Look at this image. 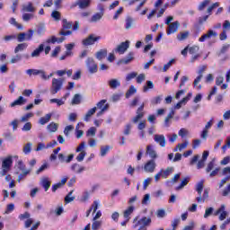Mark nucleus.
<instances>
[{"instance_id":"nucleus-1","label":"nucleus","mask_w":230,"mask_h":230,"mask_svg":"<svg viewBox=\"0 0 230 230\" xmlns=\"http://www.w3.org/2000/svg\"><path fill=\"white\" fill-rule=\"evenodd\" d=\"M152 224V218L143 217L139 219V217H136L133 219L132 229L146 230V227Z\"/></svg>"},{"instance_id":"nucleus-2","label":"nucleus","mask_w":230,"mask_h":230,"mask_svg":"<svg viewBox=\"0 0 230 230\" xmlns=\"http://www.w3.org/2000/svg\"><path fill=\"white\" fill-rule=\"evenodd\" d=\"M13 164V157L12 155L2 158V167L0 170V176L4 177V175H8V172L12 170Z\"/></svg>"},{"instance_id":"nucleus-3","label":"nucleus","mask_w":230,"mask_h":230,"mask_svg":"<svg viewBox=\"0 0 230 230\" xmlns=\"http://www.w3.org/2000/svg\"><path fill=\"white\" fill-rule=\"evenodd\" d=\"M85 64H86V67H87L89 73H91V75H94V73H98V65L94 61V58H87V59L85 60Z\"/></svg>"},{"instance_id":"nucleus-4","label":"nucleus","mask_w":230,"mask_h":230,"mask_svg":"<svg viewBox=\"0 0 230 230\" xmlns=\"http://www.w3.org/2000/svg\"><path fill=\"white\" fill-rule=\"evenodd\" d=\"M62 85H64V81L62 79H52V88L50 90L51 94H57L60 89H62Z\"/></svg>"},{"instance_id":"nucleus-5","label":"nucleus","mask_w":230,"mask_h":230,"mask_svg":"<svg viewBox=\"0 0 230 230\" xmlns=\"http://www.w3.org/2000/svg\"><path fill=\"white\" fill-rule=\"evenodd\" d=\"M96 105V109L100 110V111L97 112V118L103 116L106 111H109V103H107V100H102Z\"/></svg>"},{"instance_id":"nucleus-6","label":"nucleus","mask_w":230,"mask_h":230,"mask_svg":"<svg viewBox=\"0 0 230 230\" xmlns=\"http://www.w3.org/2000/svg\"><path fill=\"white\" fill-rule=\"evenodd\" d=\"M33 39V30H29L28 33L21 32L17 36L18 42H24V40H31Z\"/></svg>"},{"instance_id":"nucleus-7","label":"nucleus","mask_w":230,"mask_h":230,"mask_svg":"<svg viewBox=\"0 0 230 230\" xmlns=\"http://www.w3.org/2000/svg\"><path fill=\"white\" fill-rule=\"evenodd\" d=\"M212 37H218V33L209 29L207 33L199 38V42H206V40H209V39H212Z\"/></svg>"},{"instance_id":"nucleus-8","label":"nucleus","mask_w":230,"mask_h":230,"mask_svg":"<svg viewBox=\"0 0 230 230\" xmlns=\"http://www.w3.org/2000/svg\"><path fill=\"white\" fill-rule=\"evenodd\" d=\"M157 164L155 160L147 161L144 165V171L146 173H154L155 172Z\"/></svg>"},{"instance_id":"nucleus-9","label":"nucleus","mask_w":230,"mask_h":230,"mask_svg":"<svg viewBox=\"0 0 230 230\" xmlns=\"http://www.w3.org/2000/svg\"><path fill=\"white\" fill-rule=\"evenodd\" d=\"M102 37L100 36H95L94 34L89 35L85 40H83L84 46H93L95 42H98Z\"/></svg>"},{"instance_id":"nucleus-10","label":"nucleus","mask_w":230,"mask_h":230,"mask_svg":"<svg viewBox=\"0 0 230 230\" xmlns=\"http://www.w3.org/2000/svg\"><path fill=\"white\" fill-rule=\"evenodd\" d=\"M130 48V41L127 40L120 43L116 49L115 53H119V55H123L127 49Z\"/></svg>"},{"instance_id":"nucleus-11","label":"nucleus","mask_w":230,"mask_h":230,"mask_svg":"<svg viewBox=\"0 0 230 230\" xmlns=\"http://www.w3.org/2000/svg\"><path fill=\"white\" fill-rule=\"evenodd\" d=\"M145 104H142L137 111V115L132 119L133 123H138L140 119L145 118Z\"/></svg>"},{"instance_id":"nucleus-12","label":"nucleus","mask_w":230,"mask_h":230,"mask_svg":"<svg viewBox=\"0 0 230 230\" xmlns=\"http://www.w3.org/2000/svg\"><path fill=\"white\" fill-rule=\"evenodd\" d=\"M40 186L44 189L45 191H48L51 188V179L48 176H44L40 181Z\"/></svg>"},{"instance_id":"nucleus-13","label":"nucleus","mask_w":230,"mask_h":230,"mask_svg":"<svg viewBox=\"0 0 230 230\" xmlns=\"http://www.w3.org/2000/svg\"><path fill=\"white\" fill-rule=\"evenodd\" d=\"M154 141L155 143H157V145L162 146V148H164V146H166V137H164V135L155 134L154 136Z\"/></svg>"},{"instance_id":"nucleus-14","label":"nucleus","mask_w":230,"mask_h":230,"mask_svg":"<svg viewBox=\"0 0 230 230\" xmlns=\"http://www.w3.org/2000/svg\"><path fill=\"white\" fill-rule=\"evenodd\" d=\"M69 98V93H66L61 99H50V103H57L58 107H62V105H66V102Z\"/></svg>"},{"instance_id":"nucleus-15","label":"nucleus","mask_w":230,"mask_h":230,"mask_svg":"<svg viewBox=\"0 0 230 230\" xmlns=\"http://www.w3.org/2000/svg\"><path fill=\"white\" fill-rule=\"evenodd\" d=\"M216 217H218L219 215V220L223 221L226 220V217H227V212L226 211V206L221 205V207L214 213Z\"/></svg>"},{"instance_id":"nucleus-16","label":"nucleus","mask_w":230,"mask_h":230,"mask_svg":"<svg viewBox=\"0 0 230 230\" xmlns=\"http://www.w3.org/2000/svg\"><path fill=\"white\" fill-rule=\"evenodd\" d=\"M167 26H168V28L166 30V33H167V35H172L173 33H176L177 30H179L180 23H179V22L176 21V22L170 23Z\"/></svg>"},{"instance_id":"nucleus-17","label":"nucleus","mask_w":230,"mask_h":230,"mask_svg":"<svg viewBox=\"0 0 230 230\" xmlns=\"http://www.w3.org/2000/svg\"><path fill=\"white\" fill-rule=\"evenodd\" d=\"M71 170L74 172V173L80 174L84 173L87 168L80 164H74L71 165Z\"/></svg>"},{"instance_id":"nucleus-18","label":"nucleus","mask_w":230,"mask_h":230,"mask_svg":"<svg viewBox=\"0 0 230 230\" xmlns=\"http://www.w3.org/2000/svg\"><path fill=\"white\" fill-rule=\"evenodd\" d=\"M218 6H220V4L218 2H216L215 4H213L211 6H209L208 8V15H205L202 18L199 19V22H205V21H208L209 15H211V12H213V10H215V8H218Z\"/></svg>"},{"instance_id":"nucleus-19","label":"nucleus","mask_w":230,"mask_h":230,"mask_svg":"<svg viewBox=\"0 0 230 230\" xmlns=\"http://www.w3.org/2000/svg\"><path fill=\"white\" fill-rule=\"evenodd\" d=\"M37 8L33 5V3L28 2L27 4H24L22 8V12H27L29 13H35Z\"/></svg>"},{"instance_id":"nucleus-20","label":"nucleus","mask_w":230,"mask_h":230,"mask_svg":"<svg viewBox=\"0 0 230 230\" xmlns=\"http://www.w3.org/2000/svg\"><path fill=\"white\" fill-rule=\"evenodd\" d=\"M191 96H193V93H189L186 97H184L181 101H180L175 106L174 109L179 110L182 105H186L190 100H191Z\"/></svg>"},{"instance_id":"nucleus-21","label":"nucleus","mask_w":230,"mask_h":230,"mask_svg":"<svg viewBox=\"0 0 230 230\" xmlns=\"http://www.w3.org/2000/svg\"><path fill=\"white\" fill-rule=\"evenodd\" d=\"M136 208L134 206H129L126 210L123 212L124 220L130 221V217Z\"/></svg>"},{"instance_id":"nucleus-22","label":"nucleus","mask_w":230,"mask_h":230,"mask_svg":"<svg viewBox=\"0 0 230 230\" xmlns=\"http://www.w3.org/2000/svg\"><path fill=\"white\" fill-rule=\"evenodd\" d=\"M132 60H134V52H129L126 58L120 59L118 62V65L119 64H130V62H132Z\"/></svg>"},{"instance_id":"nucleus-23","label":"nucleus","mask_w":230,"mask_h":230,"mask_svg":"<svg viewBox=\"0 0 230 230\" xmlns=\"http://www.w3.org/2000/svg\"><path fill=\"white\" fill-rule=\"evenodd\" d=\"M27 100L22 96L18 97L14 102L10 104V107L22 106L26 103Z\"/></svg>"},{"instance_id":"nucleus-24","label":"nucleus","mask_w":230,"mask_h":230,"mask_svg":"<svg viewBox=\"0 0 230 230\" xmlns=\"http://www.w3.org/2000/svg\"><path fill=\"white\" fill-rule=\"evenodd\" d=\"M66 182H67V177L62 178L59 182L52 185V191L55 193V191H57V190H60V188H62Z\"/></svg>"},{"instance_id":"nucleus-25","label":"nucleus","mask_w":230,"mask_h":230,"mask_svg":"<svg viewBox=\"0 0 230 230\" xmlns=\"http://www.w3.org/2000/svg\"><path fill=\"white\" fill-rule=\"evenodd\" d=\"M108 85L111 89H118L121 86V83L118 79H110L108 81Z\"/></svg>"},{"instance_id":"nucleus-26","label":"nucleus","mask_w":230,"mask_h":230,"mask_svg":"<svg viewBox=\"0 0 230 230\" xmlns=\"http://www.w3.org/2000/svg\"><path fill=\"white\" fill-rule=\"evenodd\" d=\"M146 154L151 159H155L157 157V153H155V149H154V146L152 145L147 146Z\"/></svg>"},{"instance_id":"nucleus-27","label":"nucleus","mask_w":230,"mask_h":230,"mask_svg":"<svg viewBox=\"0 0 230 230\" xmlns=\"http://www.w3.org/2000/svg\"><path fill=\"white\" fill-rule=\"evenodd\" d=\"M92 1L93 0H78L76 4L79 6V8L84 10V8H88V6L91 5Z\"/></svg>"},{"instance_id":"nucleus-28","label":"nucleus","mask_w":230,"mask_h":230,"mask_svg":"<svg viewBox=\"0 0 230 230\" xmlns=\"http://www.w3.org/2000/svg\"><path fill=\"white\" fill-rule=\"evenodd\" d=\"M188 145H190V142L188 140H185L183 143L178 144L176 147L173 149V152H182V150L188 148Z\"/></svg>"},{"instance_id":"nucleus-29","label":"nucleus","mask_w":230,"mask_h":230,"mask_svg":"<svg viewBox=\"0 0 230 230\" xmlns=\"http://www.w3.org/2000/svg\"><path fill=\"white\" fill-rule=\"evenodd\" d=\"M44 51V44H40L38 49H34L33 52L31 54L32 58L37 57H40V53Z\"/></svg>"},{"instance_id":"nucleus-30","label":"nucleus","mask_w":230,"mask_h":230,"mask_svg":"<svg viewBox=\"0 0 230 230\" xmlns=\"http://www.w3.org/2000/svg\"><path fill=\"white\" fill-rule=\"evenodd\" d=\"M132 26H134V18H132L131 16H127L125 19V25H124L125 30H130Z\"/></svg>"},{"instance_id":"nucleus-31","label":"nucleus","mask_w":230,"mask_h":230,"mask_svg":"<svg viewBox=\"0 0 230 230\" xmlns=\"http://www.w3.org/2000/svg\"><path fill=\"white\" fill-rule=\"evenodd\" d=\"M96 111H97V108L96 107H93V108H92V109H90L87 112H86V114H85V116H84V121H90V119H91V118L93 117V116H94V114L96 113Z\"/></svg>"},{"instance_id":"nucleus-32","label":"nucleus","mask_w":230,"mask_h":230,"mask_svg":"<svg viewBox=\"0 0 230 230\" xmlns=\"http://www.w3.org/2000/svg\"><path fill=\"white\" fill-rule=\"evenodd\" d=\"M65 38H57L55 36H52L51 38L47 40V44H55L58 42V44H61V42H64Z\"/></svg>"},{"instance_id":"nucleus-33","label":"nucleus","mask_w":230,"mask_h":230,"mask_svg":"<svg viewBox=\"0 0 230 230\" xmlns=\"http://www.w3.org/2000/svg\"><path fill=\"white\" fill-rule=\"evenodd\" d=\"M111 147L109 145L102 146L100 149V156L105 157V155H107V154H109V152L111 151Z\"/></svg>"},{"instance_id":"nucleus-34","label":"nucleus","mask_w":230,"mask_h":230,"mask_svg":"<svg viewBox=\"0 0 230 230\" xmlns=\"http://www.w3.org/2000/svg\"><path fill=\"white\" fill-rule=\"evenodd\" d=\"M51 113H48L46 116L41 117L39 120L40 125H46V123H49V119H51Z\"/></svg>"},{"instance_id":"nucleus-35","label":"nucleus","mask_w":230,"mask_h":230,"mask_svg":"<svg viewBox=\"0 0 230 230\" xmlns=\"http://www.w3.org/2000/svg\"><path fill=\"white\" fill-rule=\"evenodd\" d=\"M202 75H199L193 82V85L198 91H200V89H202V85L199 84H200V80H202Z\"/></svg>"},{"instance_id":"nucleus-36","label":"nucleus","mask_w":230,"mask_h":230,"mask_svg":"<svg viewBox=\"0 0 230 230\" xmlns=\"http://www.w3.org/2000/svg\"><path fill=\"white\" fill-rule=\"evenodd\" d=\"M97 60H103L107 57V49H102L95 54Z\"/></svg>"},{"instance_id":"nucleus-37","label":"nucleus","mask_w":230,"mask_h":230,"mask_svg":"<svg viewBox=\"0 0 230 230\" xmlns=\"http://www.w3.org/2000/svg\"><path fill=\"white\" fill-rule=\"evenodd\" d=\"M28 48L27 43H20L14 49V53H21V51H24Z\"/></svg>"},{"instance_id":"nucleus-38","label":"nucleus","mask_w":230,"mask_h":230,"mask_svg":"<svg viewBox=\"0 0 230 230\" xmlns=\"http://www.w3.org/2000/svg\"><path fill=\"white\" fill-rule=\"evenodd\" d=\"M150 89H154V83L152 81H146L143 86V93H148Z\"/></svg>"},{"instance_id":"nucleus-39","label":"nucleus","mask_w":230,"mask_h":230,"mask_svg":"<svg viewBox=\"0 0 230 230\" xmlns=\"http://www.w3.org/2000/svg\"><path fill=\"white\" fill-rule=\"evenodd\" d=\"M91 197V193L87 190L84 191L79 199L80 202H87L89 198Z\"/></svg>"},{"instance_id":"nucleus-40","label":"nucleus","mask_w":230,"mask_h":230,"mask_svg":"<svg viewBox=\"0 0 230 230\" xmlns=\"http://www.w3.org/2000/svg\"><path fill=\"white\" fill-rule=\"evenodd\" d=\"M9 24L17 28V30H22L23 29L22 25L21 23L17 22L15 18H10Z\"/></svg>"},{"instance_id":"nucleus-41","label":"nucleus","mask_w":230,"mask_h":230,"mask_svg":"<svg viewBox=\"0 0 230 230\" xmlns=\"http://www.w3.org/2000/svg\"><path fill=\"white\" fill-rule=\"evenodd\" d=\"M47 129L49 132H57L58 130V124L51 122L47 126Z\"/></svg>"},{"instance_id":"nucleus-42","label":"nucleus","mask_w":230,"mask_h":230,"mask_svg":"<svg viewBox=\"0 0 230 230\" xmlns=\"http://www.w3.org/2000/svg\"><path fill=\"white\" fill-rule=\"evenodd\" d=\"M172 173H173V167H168L166 170H163L162 175L164 179H168Z\"/></svg>"},{"instance_id":"nucleus-43","label":"nucleus","mask_w":230,"mask_h":230,"mask_svg":"<svg viewBox=\"0 0 230 230\" xmlns=\"http://www.w3.org/2000/svg\"><path fill=\"white\" fill-rule=\"evenodd\" d=\"M137 93V89L134 85H130L129 89L126 93V98H130V96L136 94Z\"/></svg>"},{"instance_id":"nucleus-44","label":"nucleus","mask_w":230,"mask_h":230,"mask_svg":"<svg viewBox=\"0 0 230 230\" xmlns=\"http://www.w3.org/2000/svg\"><path fill=\"white\" fill-rule=\"evenodd\" d=\"M189 182H190V178L183 179L181 181L180 185L175 188L176 191H179L180 190H182V188H184V186H187Z\"/></svg>"},{"instance_id":"nucleus-45","label":"nucleus","mask_w":230,"mask_h":230,"mask_svg":"<svg viewBox=\"0 0 230 230\" xmlns=\"http://www.w3.org/2000/svg\"><path fill=\"white\" fill-rule=\"evenodd\" d=\"M103 17V13H96L91 18V22H98Z\"/></svg>"},{"instance_id":"nucleus-46","label":"nucleus","mask_w":230,"mask_h":230,"mask_svg":"<svg viewBox=\"0 0 230 230\" xmlns=\"http://www.w3.org/2000/svg\"><path fill=\"white\" fill-rule=\"evenodd\" d=\"M34 150H35V152H42V150H47L46 143H44V142H39V143L37 144L36 148H35Z\"/></svg>"},{"instance_id":"nucleus-47","label":"nucleus","mask_w":230,"mask_h":230,"mask_svg":"<svg viewBox=\"0 0 230 230\" xmlns=\"http://www.w3.org/2000/svg\"><path fill=\"white\" fill-rule=\"evenodd\" d=\"M190 37V31L181 32L177 35L178 40H186Z\"/></svg>"},{"instance_id":"nucleus-48","label":"nucleus","mask_w":230,"mask_h":230,"mask_svg":"<svg viewBox=\"0 0 230 230\" xmlns=\"http://www.w3.org/2000/svg\"><path fill=\"white\" fill-rule=\"evenodd\" d=\"M216 163H217V160L214 158V159L211 160V162H209L208 164V166L206 168L207 173H209V172H211V170H213L215 168Z\"/></svg>"},{"instance_id":"nucleus-49","label":"nucleus","mask_w":230,"mask_h":230,"mask_svg":"<svg viewBox=\"0 0 230 230\" xmlns=\"http://www.w3.org/2000/svg\"><path fill=\"white\" fill-rule=\"evenodd\" d=\"M40 70V69H27L26 75H28V76H39Z\"/></svg>"},{"instance_id":"nucleus-50","label":"nucleus","mask_w":230,"mask_h":230,"mask_svg":"<svg viewBox=\"0 0 230 230\" xmlns=\"http://www.w3.org/2000/svg\"><path fill=\"white\" fill-rule=\"evenodd\" d=\"M16 168H18V170H20V172H28V170H30V169H26V165L21 160L18 161V163L16 164Z\"/></svg>"},{"instance_id":"nucleus-51","label":"nucleus","mask_w":230,"mask_h":230,"mask_svg":"<svg viewBox=\"0 0 230 230\" xmlns=\"http://www.w3.org/2000/svg\"><path fill=\"white\" fill-rule=\"evenodd\" d=\"M31 172V170H27L22 172V173L19 174L18 176V182H21V181H23V179H26V176L30 175V173Z\"/></svg>"},{"instance_id":"nucleus-52","label":"nucleus","mask_w":230,"mask_h":230,"mask_svg":"<svg viewBox=\"0 0 230 230\" xmlns=\"http://www.w3.org/2000/svg\"><path fill=\"white\" fill-rule=\"evenodd\" d=\"M62 51V49L60 48V46L56 47L52 52H51V57L52 58H57V57H58L59 53Z\"/></svg>"},{"instance_id":"nucleus-53","label":"nucleus","mask_w":230,"mask_h":230,"mask_svg":"<svg viewBox=\"0 0 230 230\" xmlns=\"http://www.w3.org/2000/svg\"><path fill=\"white\" fill-rule=\"evenodd\" d=\"M81 102H82V97L80 96V94L76 93L72 99V105H79Z\"/></svg>"},{"instance_id":"nucleus-54","label":"nucleus","mask_w":230,"mask_h":230,"mask_svg":"<svg viewBox=\"0 0 230 230\" xmlns=\"http://www.w3.org/2000/svg\"><path fill=\"white\" fill-rule=\"evenodd\" d=\"M202 190H204V182L199 181L196 184V191L198 195H202Z\"/></svg>"},{"instance_id":"nucleus-55","label":"nucleus","mask_w":230,"mask_h":230,"mask_svg":"<svg viewBox=\"0 0 230 230\" xmlns=\"http://www.w3.org/2000/svg\"><path fill=\"white\" fill-rule=\"evenodd\" d=\"M73 195V190H71L66 197H65V202L66 204H69L70 202H73L75 200V197Z\"/></svg>"},{"instance_id":"nucleus-56","label":"nucleus","mask_w":230,"mask_h":230,"mask_svg":"<svg viewBox=\"0 0 230 230\" xmlns=\"http://www.w3.org/2000/svg\"><path fill=\"white\" fill-rule=\"evenodd\" d=\"M22 19L25 22H28L31 21V19H33V14L25 13L22 14Z\"/></svg>"},{"instance_id":"nucleus-57","label":"nucleus","mask_w":230,"mask_h":230,"mask_svg":"<svg viewBox=\"0 0 230 230\" xmlns=\"http://www.w3.org/2000/svg\"><path fill=\"white\" fill-rule=\"evenodd\" d=\"M98 208H100V200H94L90 209L93 211V213H95L96 211H98Z\"/></svg>"},{"instance_id":"nucleus-58","label":"nucleus","mask_w":230,"mask_h":230,"mask_svg":"<svg viewBox=\"0 0 230 230\" xmlns=\"http://www.w3.org/2000/svg\"><path fill=\"white\" fill-rule=\"evenodd\" d=\"M31 146L32 144L31 143H27L24 146H23V154L28 155L31 154Z\"/></svg>"},{"instance_id":"nucleus-59","label":"nucleus","mask_w":230,"mask_h":230,"mask_svg":"<svg viewBox=\"0 0 230 230\" xmlns=\"http://www.w3.org/2000/svg\"><path fill=\"white\" fill-rule=\"evenodd\" d=\"M31 118H33V113H26L21 118L22 123H26V121H29Z\"/></svg>"},{"instance_id":"nucleus-60","label":"nucleus","mask_w":230,"mask_h":230,"mask_svg":"<svg viewBox=\"0 0 230 230\" xmlns=\"http://www.w3.org/2000/svg\"><path fill=\"white\" fill-rule=\"evenodd\" d=\"M63 28L65 30H71V28H73V22H68L67 20H63Z\"/></svg>"},{"instance_id":"nucleus-61","label":"nucleus","mask_w":230,"mask_h":230,"mask_svg":"<svg viewBox=\"0 0 230 230\" xmlns=\"http://www.w3.org/2000/svg\"><path fill=\"white\" fill-rule=\"evenodd\" d=\"M85 155H87V153L85 151H81L80 154L76 156V161L78 163H82V161L85 159Z\"/></svg>"},{"instance_id":"nucleus-62","label":"nucleus","mask_w":230,"mask_h":230,"mask_svg":"<svg viewBox=\"0 0 230 230\" xmlns=\"http://www.w3.org/2000/svg\"><path fill=\"white\" fill-rule=\"evenodd\" d=\"M190 134V131H188V129L182 128L179 130L178 132V136H180V137H186V136H188Z\"/></svg>"},{"instance_id":"nucleus-63","label":"nucleus","mask_w":230,"mask_h":230,"mask_svg":"<svg viewBox=\"0 0 230 230\" xmlns=\"http://www.w3.org/2000/svg\"><path fill=\"white\" fill-rule=\"evenodd\" d=\"M199 46H192V47H189V53L190 55H195L197 53H199Z\"/></svg>"},{"instance_id":"nucleus-64","label":"nucleus","mask_w":230,"mask_h":230,"mask_svg":"<svg viewBox=\"0 0 230 230\" xmlns=\"http://www.w3.org/2000/svg\"><path fill=\"white\" fill-rule=\"evenodd\" d=\"M100 227H102V221L93 220V225H92V229L99 230Z\"/></svg>"}]
</instances>
